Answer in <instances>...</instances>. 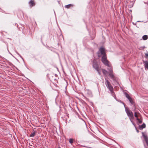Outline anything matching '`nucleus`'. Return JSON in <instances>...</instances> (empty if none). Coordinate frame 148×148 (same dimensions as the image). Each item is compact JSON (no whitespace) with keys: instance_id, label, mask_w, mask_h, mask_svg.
Instances as JSON below:
<instances>
[{"instance_id":"20","label":"nucleus","mask_w":148,"mask_h":148,"mask_svg":"<svg viewBox=\"0 0 148 148\" xmlns=\"http://www.w3.org/2000/svg\"><path fill=\"white\" fill-rule=\"evenodd\" d=\"M145 55L146 57H148V53H146L145 54Z\"/></svg>"},{"instance_id":"2","label":"nucleus","mask_w":148,"mask_h":148,"mask_svg":"<svg viewBox=\"0 0 148 148\" xmlns=\"http://www.w3.org/2000/svg\"><path fill=\"white\" fill-rule=\"evenodd\" d=\"M123 104L124 106L125 112L127 114V115L129 117V119L130 120L131 122L133 125H134V123L132 121V119H134V115L133 112H132L131 110L129 109L128 108L125 107V105L124 103H123Z\"/></svg>"},{"instance_id":"6","label":"nucleus","mask_w":148,"mask_h":148,"mask_svg":"<svg viewBox=\"0 0 148 148\" xmlns=\"http://www.w3.org/2000/svg\"><path fill=\"white\" fill-rule=\"evenodd\" d=\"M144 66L146 70L148 69V61H146L143 62Z\"/></svg>"},{"instance_id":"10","label":"nucleus","mask_w":148,"mask_h":148,"mask_svg":"<svg viewBox=\"0 0 148 148\" xmlns=\"http://www.w3.org/2000/svg\"><path fill=\"white\" fill-rule=\"evenodd\" d=\"M36 133V132L35 131H34V130L32 131L31 133V134L30 135V137H34L35 136Z\"/></svg>"},{"instance_id":"7","label":"nucleus","mask_w":148,"mask_h":148,"mask_svg":"<svg viewBox=\"0 0 148 148\" xmlns=\"http://www.w3.org/2000/svg\"><path fill=\"white\" fill-rule=\"evenodd\" d=\"M143 136L146 142L147 145V146H148V138L146 135H145L143 133Z\"/></svg>"},{"instance_id":"18","label":"nucleus","mask_w":148,"mask_h":148,"mask_svg":"<svg viewBox=\"0 0 148 148\" xmlns=\"http://www.w3.org/2000/svg\"><path fill=\"white\" fill-rule=\"evenodd\" d=\"M145 46H143V47H141L139 48V49L140 50H142L144 48H145Z\"/></svg>"},{"instance_id":"15","label":"nucleus","mask_w":148,"mask_h":148,"mask_svg":"<svg viewBox=\"0 0 148 148\" xmlns=\"http://www.w3.org/2000/svg\"><path fill=\"white\" fill-rule=\"evenodd\" d=\"M69 143L72 144L73 143V140L72 138H70L69 139Z\"/></svg>"},{"instance_id":"3","label":"nucleus","mask_w":148,"mask_h":148,"mask_svg":"<svg viewBox=\"0 0 148 148\" xmlns=\"http://www.w3.org/2000/svg\"><path fill=\"white\" fill-rule=\"evenodd\" d=\"M105 84L107 87V88L109 89L110 91V92L112 95L114 97H115V94L113 90V88L110 84V82L107 80L106 79Z\"/></svg>"},{"instance_id":"12","label":"nucleus","mask_w":148,"mask_h":148,"mask_svg":"<svg viewBox=\"0 0 148 148\" xmlns=\"http://www.w3.org/2000/svg\"><path fill=\"white\" fill-rule=\"evenodd\" d=\"M148 38V36L147 35H144L142 37V38L144 40H147Z\"/></svg>"},{"instance_id":"13","label":"nucleus","mask_w":148,"mask_h":148,"mask_svg":"<svg viewBox=\"0 0 148 148\" xmlns=\"http://www.w3.org/2000/svg\"><path fill=\"white\" fill-rule=\"evenodd\" d=\"M102 72L103 73L106 75L108 73L107 71L104 69H103L102 70Z\"/></svg>"},{"instance_id":"11","label":"nucleus","mask_w":148,"mask_h":148,"mask_svg":"<svg viewBox=\"0 0 148 148\" xmlns=\"http://www.w3.org/2000/svg\"><path fill=\"white\" fill-rule=\"evenodd\" d=\"M73 5L71 4H69L66 5L65 6V7L67 8H69L71 7H72Z\"/></svg>"},{"instance_id":"9","label":"nucleus","mask_w":148,"mask_h":148,"mask_svg":"<svg viewBox=\"0 0 148 148\" xmlns=\"http://www.w3.org/2000/svg\"><path fill=\"white\" fill-rule=\"evenodd\" d=\"M145 125L144 123L142 125H140L139 126V128L140 130H142L143 128H145Z\"/></svg>"},{"instance_id":"4","label":"nucleus","mask_w":148,"mask_h":148,"mask_svg":"<svg viewBox=\"0 0 148 148\" xmlns=\"http://www.w3.org/2000/svg\"><path fill=\"white\" fill-rule=\"evenodd\" d=\"M125 95L126 97L129 100L130 102L132 104H133V101L132 100V99L130 97L129 95L126 92L125 93Z\"/></svg>"},{"instance_id":"21","label":"nucleus","mask_w":148,"mask_h":148,"mask_svg":"<svg viewBox=\"0 0 148 148\" xmlns=\"http://www.w3.org/2000/svg\"><path fill=\"white\" fill-rule=\"evenodd\" d=\"M60 148V147H59V148Z\"/></svg>"},{"instance_id":"19","label":"nucleus","mask_w":148,"mask_h":148,"mask_svg":"<svg viewBox=\"0 0 148 148\" xmlns=\"http://www.w3.org/2000/svg\"><path fill=\"white\" fill-rule=\"evenodd\" d=\"M144 3L145 4H148V0H147L146 1H144Z\"/></svg>"},{"instance_id":"1","label":"nucleus","mask_w":148,"mask_h":148,"mask_svg":"<svg viewBox=\"0 0 148 148\" xmlns=\"http://www.w3.org/2000/svg\"><path fill=\"white\" fill-rule=\"evenodd\" d=\"M98 56L100 57L102 56V61L106 65L109 67L108 70L109 71V74L110 76L112 78L114 77L113 74V71L112 70V68L110 66V64L109 63L108 61L106 59V57L105 52V49L103 47L100 48L99 51L97 53Z\"/></svg>"},{"instance_id":"8","label":"nucleus","mask_w":148,"mask_h":148,"mask_svg":"<svg viewBox=\"0 0 148 148\" xmlns=\"http://www.w3.org/2000/svg\"><path fill=\"white\" fill-rule=\"evenodd\" d=\"M29 3L30 4L31 7H32V6H34L35 5V3L34 0H31L29 2Z\"/></svg>"},{"instance_id":"16","label":"nucleus","mask_w":148,"mask_h":148,"mask_svg":"<svg viewBox=\"0 0 148 148\" xmlns=\"http://www.w3.org/2000/svg\"><path fill=\"white\" fill-rule=\"evenodd\" d=\"M137 120L138 121L139 123L140 124L142 123V121L141 120H140L138 118H137Z\"/></svg>"},{"instance_id":"14","label":"nucleus","mask_w":148,"mask_h":148,"mask_svg":"<svg viewBox=\"0 0 148 148\" xmlns=\"http://www.w3.org/2000/svg\"><path fill=\"white\" fill-rule=\"evenodd\" d=\"M138 114H139V113L137 112H135V113H134V116H135V117H136L137 119L138 118Z\"/></svg>"},{"instance_id":"5","label":"nucleus","mask_w":148,"mask_h":148,"mask_svg":"<svg viewBox=\"0 0 148 148\" xmlns=\"http://www.w3.org/2000/svg\"><path fill=\"white\" fill-rule=\"evenodd\" d=\"M93 67L95 68V70L97 71L99 74H100V72L99 71V68L97 64L96 63H93Z\"/></svg>"},{"instance_id":"17","label":"nucleus","mask_w":148,"mask_h":148,"mask_svg":"<svg viewBox=\"0 0 148 148\" xmlns=\"http://www.w3.org/2000/svg\"><path fill=\"white\" fill-rule=\"evenodd\" d=\"M145 46H143V47H141L139 48V49L140 50H142L144 48H145Z\"/></svg>"}]
</instances>
